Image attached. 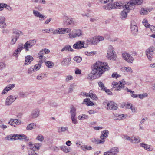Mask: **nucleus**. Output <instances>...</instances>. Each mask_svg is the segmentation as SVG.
Returning a JSON list of instances; mask_svg holds the SVG:
<instances>
[{
    "mask_svg": "<svg viewBox=\"0 0 155 155\" xmlns=\"http://www.w3.org/2000/svg\"><path fill=\"white\" fill-rule=\"evenodd\" d=\"M109 69L108 65L107 63L98 61L94 64L91 73L88 74V78L90 80L94 79L93 75L100 77Z\"/></svg>",
    "mask_w": 155,
    "mask_h": 155,
    "instance_id": "f257e3e1",
    "label": "nucleus"
},
{
    "mask_svg": "<svg viewBox=\"0 0 155 155\" xmlns=\"http://www.w3.org/2000/svg\"><path fill=\"white\" fill-rule=\"evenodd\" d=\"M143 2L142 0H131L129 2L124 3L120 2H116L115 8L124 9L125 8L127 10H129L134 9L136 5H140Z\"/></svg>",
    "mask_w": 155,
    "mask_h": 155,
    "instance_id": "f03ea898",
    "label": "nucleus"
},
{
    "mask_svg": "<svg viewBox=\"0 0 155 155\" xmlns=\"http://www.w3.org/2000/svg\"><path fill=\"white\" fill-rule=\"evenodd\" d=\"M18 139H25L26 141H28L29 140V139L28 137H27L26 135L21 134L18 135L17 134H10L8 136L7 140H15Z\"/></svg>",
    "mask_w": 155,
    "mask_h": 155,
    "instance_id": "7ed1b4c3",
    "label": "nucleus"
},
{
    "mask_svg": "<svg viewBox=\"0 0 155 155\" xmlns=\"http://www.w3.org/2000/svg\"><path fill=\"white\" fill-rule=\"evenodd\" d=\"M114 49L111 45H109L107 50V57L110 60H114L116 58V54L114 53Z\"/></svg>",
    "mask_w": 155,
    "mask_h": 155,
    "instance_id": "20e7f679",
    "label": "nucleus"
},
{
    "mask_svg": "<svg viewBox=\"0 0 155 155\" xmlns=\"http://www.w3.org/2000/svg\"><path fill=\"white\" fill-rule=\"evenodd\" d=\"M125 84L126 82L124 80H122L121 81L118 82L114 81L112 83V84L113 85V88L118 91L120 90L122 88H124V89L126 87H124Z\"/></svg>",
    "mask_w": 155,
    "mask_h": 155,
    "instance_id": "39448f33",
    "label": "nucleus"
},
{
    "mask_svg": "<svg viewBox=\"0 0 155 155\" xmlns=\"http://www.w3.org/2000/svg\"><path fill=\"white\" fill-rule=\"evenodd\" d=\"M17 96L15 95H10L6 99L5 105L6 106H10L17 98Z\"/></svg>",
    "mask_w": 155,
    "mask_h": 155,
    "instance_id": "423d86ee",
    "label": "nucleus"
},
{
    "mask_svg": "<svg viewBox=\"0 0 155 155\" xmlns=\"http://www.w3.org/2000/svg\"><path fill=\"white\" fill-rule=\"evenodd\" d=\"M36 41L35 40L29 41L26 42L24 45V48L26 51H29V48L32 47L35 44Z\"/></svg>",
    "mask_w": 155,
    "mask_h": 155,
    "instance_id": "0eeeda50",
    "label": "nucleus"
},
{
    "mask_svg": "<svg viewBox=\"0 0 155 155\" xmlns=\"http://www.w3.org/2000/svg\"><path fill=\"white\" fill-rule=\"evenodd\" d=\"M117 104L113 101H110L107 104L106 109L107 110H114L117 109Z\"/></svg>",
    "mask_w": 155,
    "mask_h": 155,
    "instance_id": "6e6552de",
    "label": "nucleus"
},
{
    "mask_svg": "<svg viewBox=\"0 0 155 155\" xmlns=\"http://www.w3.org/2000/svg\"><path fill=\"white\" fill-rule=\"evenodd\" d=\"M122 56L124 59L128 63H132L134 60V58L127 53H123Z\"/></svg>",
    "mask_w": 155,
    "mask_h": 155,
    "instance_id": "1a4fd4ad",
    "label": "nucleus"
},
{
    "mask_svg": "<svg viewBox=\"0 0 155 155\" xmlns=\"http://www.w3.org/2000/svg\"><path fill=\"white\" fill-rule=\"evenodd\" d=\"M83 35L82 31L80 29H77L75 30V33L74 34L69 33V38L73 39L77 37H80Z\"/></svg>",
    "mask_w": 155,
    "mask_h": 155,
    "instance_id": "9d476101",
    "label": "nucleus"
},
{
    "mask_svg": "<svg viewBox=\"0 0 155 155\" xmlns=\"http://www.w3.org/2000/svg\"><path fill=\"white\" fill-rule=\"evenodd\" d=\"M119 152L118 149L116 147L112 148L108 151L104 153V155H115Z\"/></svg>",
    "mask_w": 155,
    "mask_h": 155,
    "instance_id": "9b49d317",
    "label": "nucleus"
},
{
    "mask_svg": "<svg viewBox=\"0 0 155 155\" xmlns=\"http://www.w3.org/2000/svg\"><path fill=\"white\" fill-rule=\"evenodd\" d=\"M142 22L143 25L146 28H150L151 31L153 33L155 32V27L153 26L148 24L147 20L146 19H143Z\"/></svg>",
    "mask_w": 155,
    "mask_h": 155,
    "instance_id": "f8f14e48",
    "label": "nucleus"
},
{
    "mask_svg": "<svg viewBox=\"0 0 155 155\" xmlns=\"http://www.w3.org/2000/svg\"><path fill=\"white\" fill-rule=\"evenodd\" d=\"M40 110L38 109H35L31 111L30 117L32 119H35L38 117L39 115Z\"/></svg>",
    "mask_w": 155,
    "mask_h": 155,
    "instance_id": "ddd939ff",
    "label": "nucleus"
},
{
    "mask_svg": "<svg viewBox=\"0 0 155 155\" xmlns=\"http://www.w3.org/2000/svg\"><path fill=\"white\" fill-rule=\"evenodd\" d=\"M33 14L35 17H39L40 18H41L40 19V20L41 21L44 20L46 18L43 14H41L39 11H38V10H33Z\"/></svg>",
    "mask_w": 155,
    "mask_h": 155,
    "instance_id": "4468645a",
    "label": "nucleus"
},
{
    "mask_svg": "<svg viewBox=\"0 0 155 155\" xmlns=\"http://www.w3.org/2000/svg\"><path fill=\"white\" fill-rule=\"evenodd\" d=\"M15 86V84H14L8 85L3 90L1 93L2 94H4L7 93L9 91L13 89Z\"/></svg>",
    "mask_w": 155,
    "mask_h": 155,
    "instance_id": "2eb2a0df",
    "label": "nucleus"
},
{
    "mask_svg": "<svg viewBox=\"0 0 155 155\" xmlns=\"http://www.w3.org/2000/svg\"><path fill=\"white\" fill-rule=\"evenodd\" d=\"M112 2H108L107 5L103 6V8L106 10H111L115 8V5L112 3Z\"/></svg>",
    "mask_w": 155,
    "mask_h": 155,
    "instance_id": "dca6fc26",
    "label": "nucleus"
},
{
    "mask_svg": "<svg viewBox=\"0 0 155 155\" xmlns=\"http://www.w3.org/2000/svg\"><path fill=\"white\" fill-rule=\"evenodd\" d=\"M50 52L49 50L47 49H44L41 50L38 54V56L40 58V59H42L43 55L46 54H48Z\"/></svg>",
    "mask_w": 155,
    "mask_h": 155,
    "instance_id": "f3484780",
    "label": "nucleus"
},
{
    "mask_svg": "<svg viewBox=\"0 0 155 155\" xmlns=\"http://www.w3.org/2000/svg\"><path fill=\"white\" fill-rule=\"evenodd\" d=\"M84 42H83L77 41L73 45V47L77 49H81L84 47Z\"/></svg>",
    "mask_w": 155,
    "mask_h": 155,
    "instance_id": "a211bd4d",
    "label": "nucleus"
},
{
    "mask_svg": "<svg viewBox=\"0 0 155 155\" xmlns=\"http://www.w3.org/2000/svg\"><path fill=\"white\" fill-rule=\"evenodd\" d=\"M33 59V58L31 56L28 55L26 56L25 57V63L24 65H26L29 64Z\"/></svg>",
    "mask_w": 155,
    "mask_h": 155,
    "instance_id": "6ab92c4d",
    "label": "nucleus"
},
{
    "mask_svg": "<svg viewBox=\"0 0 155 155\" xmlns=\"http://www.w3.org/2000/svg\"><path fill=\"white\" fill-rule=\"evenodd\" d=\"M20 121L16 119H11L8 124L11 126L15 127V125L20 124Z\"/></svg>",
    "mask_w": 155,
    "mask_h": 155,
    "instance_id": "aec40b11",
    "label": "nucleus"
},
{
    "mask_svg": "<svg viewBox=\"0 0 155 155\" xmlns=\"http://www.w3.org/2000/svg\"><path fill=\"white\" fill-rule=\"evenodd\" d=\"M71 60V59L69 58H64L61 62V65L63 66L69 65L70 64Z\"/></svg>",
    "mask_w": 155,
    "mask_h": 155,
    "instance_id": "412c9836",
    "label": "nucleus"
},
{
    "mask_svg": "<svg viewBox=\"0 0 155 155\" xmlns=\"http://www.w3.org/2000/svg\"><path fill=\"white\" fill-rule=\"evenodd\" d=\"M131 30L132 33L134 35L136 34L138 31V28L136 25L131 24Z\"/></svg>",
    "mask_w": 155,
    "mask_h": 155,
    "instance_id": "4be33fe9",
    "label": "nucleus"
},
{
    "mask_svg": "<svg viewBox=\"0 0 155 155\" xmlns=\"http://www.w3.org/2000/svg\"><path fill=\"white\" fill-rule=\"evenodd\" d=\"M124 10L122 11L120 13V18L122 19H124L127 17V12H129L130 10H127V12L126 11V9L124 8Z\"/></svg>",
    "mask_w": 155,
    "mask_h": 155,
    "instance_id": "5701e85b",
    "label": "nucleus"
},
{
    "mask_svg": "<svg viewBox=\"0 0 155 155\" xmlns=\"http://www.w3.org/2000/svg\"><path fill=\"white\" fill-rule=\"evenodd\" d=\"M60 34H64L66 33H68L71 32V29L68 28H59Z\"/></svg>",
    "mask_w": 155,
    "mask_h": 155,
    "instance_id": "b1692460",
    "label": "nucleus"
},
{
    "mask_svg": "<svg viewBox=\"0 0 155 155\" xmlns=\"http://www.w3.org/2000/svg\"><path fill=\"white\" fill-rule=\"evenodd\" d=\"M109 134V131L107 130H104L101 132L100 138H102L105 139L108 136Z\"/></svg>",
    "mask_w": 155,
    "mask_h": 155,
    "instance_id": "393cba45",
    "label": "nucleus"
},
{
    "mask_svg": "<svg viewBox=\"0 0 155 155\" xmlns=\"http://www.w3.org/2000/svg\"><path fill=\"white\" fill-rule=\"evenodd\" d=\"M64 18L66 20V22L67 25H71L74 23V21L73 19L71 17L65 16H64Z\"/></svg>",
    "mask_w": 155,
    "mask_h": 155,
    "instance_id": "a878e982",
    "label": "nucleus"
},
{
    "mask_svg": "<svg viewBox=\"0 0 155 155\" xmlns=\"http://www.w3.org/2000/svg\"><path fill=\"white\" fill-rule=\"evenodd\" d=\"M140 145L141 147L148 151H151L152 150V149L150 148V145H147L143 143H142L140 144Z\"/></svg>",
    "mask_w": 155,
    "mask_h": 155,
    "instance_id": "bb28decb",
    "label": "nucleus"
},
{
    "mask_svg": "<svg viewBox=\"0 0 155 155\" xmlns=\"http://www.w3.org/2000/svg\"><path fill=\"white\" fill-rule=\"evenodd\" d=\"M58 132L59 133L65 132L68 131V127H61L58 128Z\"/></svg>",
    "mask_w": 155,
    "mask_h": 155,
    "instance_id": "cd10ccee",
    "label": "nucleus"
},
{
    "mask_svg": "<svg viewBox=\"0 0 155 155\" xmlns=\"http://www.w3.org/2000/svg\"><path fill=\"white\" fill-rule=\"evenodd\" d=\"M64 51H68L72 52L74 51V50L72 49L71 46L69 45H67L64 46L61 49V51L63 52Z\"/></svg>",
    "mask_w": 155,
    "mask_h": 155,
    "instance_id": "c85d7f7f",
    "label": "nucleus"
},
{
    "mask_svg": "<svg viewBox=\"0 0 155 155\" xmlns=\"http://www.w3.org/2000/svg\"><path fill=\"white\" fill-rule=\"evenodd\" d=\"M150 11V9L142 8L140 11V13L141 15H146Z\"/></svg>",
    "mask_w": 155,
    "mask_h": 155,
    "instance_id": "c756f323",
    "label": "nucleus"
},
{
    "mask_svg": "<svg viewBox=\"0 0 155 155\" xmlns=\"http://www.w3.org/2000/svg\"><path fill=\"white\" fill-rule=\"evenodd\" d=\"M36 126V124L35 123H31L29 124L26 127V129L27 130H30L33 129Z\"/></svg>",
    "mask_w": 155,
    "mask_h": 155,
    "instance_id": "7c9ffc66",
    "label": "nucleus"
},
{
    "mask_svg": "<svg viewBox=\"0 0 155 155\" xmlns=\"http://www.w3.org/2000/svg\"><path fill=\"white\" fill-rule=\"evenodd\" d=\"M1 7L2 8H1V11L3 10L4 8H6V9H8L9 10H11L12 9L11 7L10 6L6 4L3 3H2L1 8Z\"/></svg>",
    "mask_w": 155,
    "mask_h": 155,
    "instance_id": "2f4dec72",
    "label": "nucleus"
},
{
    "mask_svg": "<svg viewBox=\"0 0 155 155\" xmlns=\"http://www.w3.org/2000/svg\"><path fill=\"white\" fill-rule=\"evenodd\" d=\"M124 90H126L128 92H130L131 93V96L132 97L134 98H135L138 97L137 95L134 94L135 92L134 91L128 89L127 87H125Z\"/></svg>",
    "mask_w": 155,
    "mask_h": 155,
    "instance_id": "473e14b6",
    "label": "nucleus"
},
{
    "mask_svg": "<svg viewBox=\"0 0 155 155\" xmlns=\"http://www.w3.org/2000/svg\"><path fill=\"white\" fill-rule=\"evenodd\" d=\"M12 40L11 41L10 44L11 45H13L15 44L16 41L18 38V36H14L12 35Z\"/></svg>",
    "mask_w": 155,
    "mask_h": 155,
    "instance_id": "72a5a7b5",
    "label": "nucleus"
},
{
    "mask_svg": "<svg viewBox=\"0 0 155 155\" xmlns=\"http://www.w3.org/2000/svg\"><path fill=\"white\" fill-rule=\"evenodd\" d=\"M80 148L83 151H85L86 150H91L92 149L91 146H88L87 145L81 146H80Z\"/></svg>",
    "mask_w": 155,
    "mask_h": 155,
    "instance_id": "f704fd0d",
    "label": "nucleus"
},
{
    "mask_svg": "<svg viewBox=\"0 0 155 155\" xmlns=\"http://www.w3.org/2000/svg\"><path fill=\"white\" fill-rule=\"evenodd\" d=\"M133 139L132 143H138L140 141V139L138 137L132 136Z\"/></svg>",
    "mask_w": 155,
    "mask_h": 155,
    "instance_id": "c9c22d12",
    "label": "nucleus"
},
{
    "mask_svg": "<svg viewBox=\"0 0 155 155\" xmlns=\"http://www.w3.org/2000/svg\"><path fill=\"white\" fill-rule=\"evenodd\" d=\"M60 148L61 150L66 153H68L70 151V149H68L67 147L66 146H61L60 147Z\"/></svg>",
    "mask_w": 155,
    "mask_h": 155,
    "instance_id": "e433bc0d",
    "label": "nucleus"
},
{
    "mask_svg": "<svg viewBox=\"0 0 155 155\" xmlns=\"http://www.w3.org/2000/svg\"><path fill=\"white\" fill-rule=\"evenodd\" d=\"M76 110L74 107H72L71 108L70 110V113L71 115V117H76Z\"/></svg>",
    "mask_w": 155,
    "mask_h": 155,
    "instance_id": "4c0bfd02",
    "label": "nucleus"
},
{
    "mask_svg": "<svg viewBox=\"0 0 155 155\" xmlns=\"http://www.w3.org/2000/svg\"><path fill=\"white\" fill-rule=\"evenodd\" d=\"M32 2L34 3H39L43 4H46V1L45 0H31Z\"/></svg>",
    "mask_w": 155,
    "mask_h": 155,
    "instance_id": "58836bf2",
    "label": "nucleus"
},
{
    "mask_svg": "<svg viewBox=\"0 0 155 155\" xmlns=\"http://www.w3.org/2000/svg\"><path fill=\"white\" fill-rule=\"evenodd\" d=\"M13 33L15 35H13L14 36H18V38L20 35V34L23 35V33L21 31L18 30H15L13 32Z\"/></svg>",
    "mask_w": 155,
    "mask_h": 155,
    "instance_id": "ea45409f",
    "label": "nucleus"
},
{
    "mask_svg": "<svg viewBox=\"0 0 155 155\" xmlns=\"http://www.w3.org/2000/svg\"><path fill=\"white\" fill-rule=\"evenodd\" d=\"M23 46L24 45L20 43L19 44L16 50V51H17L19 53L24 48Z\"/></svg>",
    "mask_w": 155,
    "mask_h": 155,
    "instance_id": "a19ab883",
    "label": "nucleus"
},
{
    "mask_svg": "<svg viewBox=\"0 0 155 155\" xmlns=\"http://www.w3.org/2000/svg\"><path fill=\"white\" fill-rule=\"evenodd\" d=\"M154 50V48L153 47H151L146 50V53L153 54V52Z\"/></svg>",
    "mask_w": 155,
    "mask_h": 155,
    "instance_id": "79ce46f5",
    "label": "nucleus"
},
{
    "mask_svg": "<svg viewBox=\"0 0 155 155\" xmlns=\"http://www.w3.org/2000/svg\"><path fill=\"white\" fill-rule=\"evenodd\" d=\"M45 64L48 67L52 68L54 66V64L50 61H47L45 62Z\"/></svg>",
    "mask_w": 155,
    "mask_h": 155,
    "instance_id": "37998d69",
    "label": "nucleus"
},
{
    "mask_svg": "<svg viewBox=\"0 0 155 155\" xmlns=\"http://www.w3.org/2000/svg\"><path fill=\"white\" fill-rule=\"evenodd\" d=\"M124 70L126 71L127 72L129 73H132L133 71L131 68L129 67H124L123 68Z\"/></svg>",
    "mask_w": 155,
    "mask_h": 155,
    "instance_id": "c03bdc74",
    "label": "nucleus"
},
{
    "mask_svg": "<svg viewBox=\"0 0 155 155\" xmlns=\"http://www.w3.org/2000/svg\"><path fill=\"white\" fill-rule=\"evenodd\" d=\"M75 85L74 84H72L70 85V87L68 89V93H71L73 91L74 87Z\"/></svg>",
    "mask_w": 155,
    "mask_h": 155,
    "instance_id": "a18cd8bd",
    "label": "nucleus"
},
{
    "mask_svg": "<svg viewBox=\"0 0 155 155\" xmlns=\"http://www.w3.org/2000/svg\"><path fill=\"white\" fill-rule=\"evenodd\" d=\"M35 150H28V155H38L35 152Z\"/></svg>",
    "mask_w": 155,
    "mask_h": 155,
    "instance_id": "49530a36",
    "label": "nucleus"
},
{
    "mask_svg": "<svg viewBox=\"0 0 155 155\" xmlns=\"http://www.w3.org/2000/svg\"><path fill=\"white\" fill-rule=\"evenodd\" d=\"M98 84L101 90H105L106 87H105L104 84L101 82H99L98 83Z\"/></svg>",
    "mask_w": 155,
    "mask_h": 155,
    "instance_id": "de8ad7c7",
    "label": "nucleus"
},
{
    "mask_svg": "<svg viewBox=\"0 0 155 155\" xmlns=\"http://www.w3.org/2000/svg\"><path fill=\"white\" fill-rule=\"evenodd\" d=\"M74 60L77 63H80L82 60V58L80 56L75 57L74 58Z\"/></svg>",
    "mask_w": 155,
    "mask_h": 155,
    "instance_id": "09e8293b",
    "label": "nucleus"
},
{
    "mask_svg": "<svg viewBox=\"0 0 155 155\" xmlns=\"http://www.w3.org/2000/svg\"><path fill=\"white\" fill-rule=\"evenodd\" d=\"M73 79V78L72 76L68 75L66 77L65 81L66 82H68L69 81Z\"/></svg>",
    "mask_w": 155,
    "mask_h": 155,
    "instance_id": "8fccbe9b",
    "label": "nucleus"
},
{
    "mask_svg": "<svg viewBox=\"0 0 155 155\" xmlns=\"http://www.w3.org/2000/svg\"><path fill=\"white\" fill-rule=\"evenodd\" d=\"M89 97L91 99L96 100L97 99V97L96 95L94 93L92 95L89 94Z\"/></svg>",
    "mask_w": 155,
    "mask_h": 155,
    "instance_id": "3c124183",
    "label": "nucleus"
},
{
    "mask_svg": "<svg viewBox=\"0 0 155 155\" xmlns=\"http://www.w3.org/2000/svg\"><path fill=\"white\" fill-rule=\"evenodd\" d=\"M36 139L40 142H42L44 140V137L42 135H39L37 137Z\"/></svg>",
    "mask_w": 155,
    "mask_h": 155,
    "instance_id": "603ef678",
    "label": "nucleus"
},
{
    "mask_svg": "<svg viewBox=\"0 0 155 155\" xmlns=\"http://www.w3.org/2000/svg\"><path fill=\"white\" fill-rule=\"evenodd\" d=\"M126 116H125L124 114H122L118 115L117 116V118L116 120H120L122 119L123 118H126Z\"/></svg>",
    "mask_w": 155,
    "mask_h": 155,
    "instance_id": "864d4df0",
    "label": "nucleus"
},
{
    "mask_svg": "<svg viewBox=\"0 0 155 155\" xmlns=\"http://www.w3.org/2000/svg\"><path fill=\"white\" fill-rule=\"evenodd\" d=\"M34 71V69L33 66H32L29 68L28 70V73L31 74Z\"/></svg>",
    "mask_w": 155,
    "mask_h": 155,
    "instance_id": "5fc2aeb1",
    "label": "nucleus"
},
{
    "mask_svg": "<svg viewBox=\"0 0 155 155\" xmlns=\"http://www.w3.org/2000/svg\"><path fill=\"white\" fill-rule=\"evenodd\" d=\"M113 0H99L100 3L102 4H105L108 3V2L113 1Z\"/></svg>",
    "mask_w": 155,
    "mask_h": 155,
    "instance_id": "6e6d98bb",
    "label": "nucleus"
},
{
    "mask_svg": "<svg viewBox=\"0 0 155 155\" xmlns=\"http://www.w3.org/2000/svg\"><path fill=\"white\" fill-rule=\"evenodd\" d=\"M44 77V74H41L37 76V79L38 80H41L43 79Z\"/></svg>",
    "mask_w": 155,
    "mask_h": 155,
    "instance_id": "4d7b16f0",
    "label": "nucleus"
},
{
    "mask_svg": "<svg viewBox=\"0 0 155 155\" xmlns=\"http://www.w3.org/2000/svg\"><path fill=\"white\" fill-rule=\"evenodd\" d=\"M120 76H121L120 75L118 74L117 73H114L112 74V78H117Z\"/></svg>",
    "mask_w": 155,
    "mask_h": 155,
    "instance_id": "13d9d810",
    "label": "nucleus"
},
{
    "mask_svg": "<svg viewBox=\"0 0 155 155\" xmlns=\"http://www.w3.org/2000/svg\"><path fill=\"white\" fill-rule=\"evenodd\" d=\"M124 137L125 140H129L132 143V141L133 140L132 137H130L126 135L124 136Z\"/></svg>",
    "mask_w": 155,
    "mask_h": 155,
    "instance_id": "bf43d9fd",
    "label": "nucleus"
},
{
    "mask_svg": "<svg viewBox=\"0 0 155 155\" xmlns=\"http://www.w3.org/2000/svg\"><path fill=\"white\" fill-rule=\"evenodd\" d=\"M35 8L36 10H38V11H42L43 9L42 7L40 5H38L36 6Z\"/></svg>",
    "mask_w": 155,
    "mask_h": 155,
    "instance_id": "052dcab7",
    "label": "nucleus"
},
{
    "mask_svg": "<svg viewBox=\"0 0 155 155\" xmlns=\"http://www.w3.org/2000/svg\"><path fill=\"white\" fill-rule=\"evenodd\" d=\"M146 55L148 60L150 61H151L153 56V54H150L148 53H147H147H146Z\"/></svg>",
    "mask_w": 155,
    "mask_h": 155,
    "instance_id": "680f3d73",
    "label": "nucleus"
},
{
    "mask_svg": "<svg viewBox=\"0 0 155 155\" xmlns=\"http://www.w3.org/2000/svg\"><path fill=\"white\" fill-rule=\"evenodd\" d=\"M101 140H99L98 139L97 141V144H103L104 143L105 141V140L104 139L102 138H101Z\"/></svg>",
    "mask_w": 155,
    "mask_h": 155,
    "instance_id": "e2e57ef3",
    "label": "nucleus"
},
{
    "mask_svg": "<svg viewBox=\"0 0 155 155\" xmlns=\"http://www.w3.org/2000/svg\"><path fill=\"white\" fill-rule=\"evenodd\" d=\"M25 92L20 91L19 92L18 94L20 97H24L25 96Z\"/></svg>",
    "mask_w": 155,
    "mask_h": 155,
    "instance_id": "0e129e2a",
    "label": "nucleus"
},
{
    "mask_svg": "<svg viewBox=\"0 0 155 155\" xmlns=\"http://www.w3.org/2000/svg\"><path fill=\"white\" fill-rule=\"evenodd\" d=\"M98 18L97 17L91 18H90V21L91 22H94L97 21Z\"/></svg>",
    "mask_w": 155,
    "mask_h": 155,
    "instance_id": "69168bd1",
    "label": "nucleus"
},
{
    "mask_svg": "<svg viewBox=\"0 0 155 155\" xmlns=\"http://www.w3.org/2000/svg\"><path fill=\"white\" fill-rule=\"evenodd\" d=\"M71 119L72 120V123L74 124L77 123L78 121L76 117H71Z\"/></svg>",
    "mask_w": 155,
    "mask_h": 155,
    "instance_id": "338daca9",
    "label": "nucleus"
},
{
    "mask_svg": "<svg viewBox=\"0 0 155 155\" xmlns=\"http://www.w3.org/2000/svg\"><path fill=\"white\" fill-rule=\"evenodd\" d=\"M41 67V66L40 65H40H39L38 64H36L35 65V66L34 67V70H38Z\"/></svg>",
    "mask_w": 155,
    "mask_h": 155,
    "instance_id": "774afa93",
    "label": "nucleus"
}]
</instances>
